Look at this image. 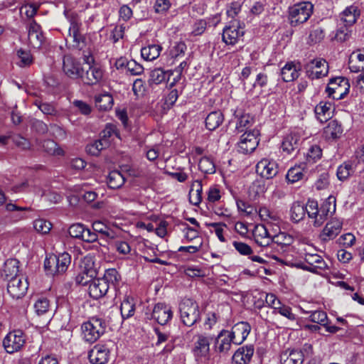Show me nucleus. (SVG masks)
<instances>
[{
	"mask_svg": "<svg viewBox=\"0 0 364 364\" xmlns=\"http://www.w3.org/2000/svg\"><path fill=\"white\" fill-rule=\"evenodd\" d=\"M336 211V198L330 196L318 206L315 200L307 202L306 214L315 227H320Z\"/></svg>",
	"mask_w": 364,
	"mask_h": 364,
	"instance_id": "obj_1",
	"label": "nucleus"
},
{
	"mask_svg": "<svg viewBox=\"0 0 364 364\" xmlns=\"http://www.w3.org/2000/svg\"><path fill=\"white\" fill-rule=\"evenodd\" d=\"M64 14L70 24L66 41L72 42L73 47L81 50L85 45V38L81 32L82 21L73 11H65Z\"/></svg>",
	"mask_w": 364,
	"mask_h": 364,
	"instance_id": "obj_2",
	"label": "nucleus"
},
{
	"mask_svg": "<svg viewBox=\"0 0 364 364\" xmlns=\"http://www.w3.org/2000/svg\"><path fill=\"white\" fill-rule=\"evenodd\" d=\"M85 63L81 68V74L79 78L84 84L94 85L97 84L103 77L102 68L94 63V58L91 55H85Z\"/></svg>",
	"mask_w": 364,
	"mask_h": 364,
	"instance_id": "obj_3",
	"label": "nucleus"
},
{
	"mask_svg": "<svg viewBox=\"0 0 364 364\" xmlns=\"http://www.w3.org/2000/svg\"><path fill=\"white\" fill-rule=\"evenodd\" d=\"M71 262V257L67 252L58 255L52 254L46 257L44 268L47 274L54 276L65 272Z\"/></svg>",
	"mask_w": 364,
	"mask_h": 364,
	"instance_id": "obj_4",
	"label": "nucleus"
},
{
	"mask_svg": "<svg viewBox=\"0 0 364 364\" xmlns=\"http://www.w3.org/2000/svg\"><path fill=\"white\" fill-rule=\"evenodd\" d=\"M181 320L187 326H192L200 319L198 304L191 299L184 298L179 304Z\"/></svg>",
	"mask_w": 364,
	"mask_h": 364,
	"instance_id": "obj_5",
	"label": "nucleus"
},
{
	"mask_svg": "<svg viewBox=\"0 0 364 364\" xmlns=\"http://www.w3.org/2000/svg\"><path fill=\"white\" fill-rule=\"evenodd\" d=\"M213 339V336L207 333H198L193 337L191 353L197 362L209 359Z\"/></svg>",
	"mask_w": 364,
	"mask_h": 364,
	"instance_id": "obj_6",
	"label": "nucleus"
},
{
	"mask_svg": "<svg viewBox=\"0 0 364 364\" xmlns=\"http://www.w3.org/2000/svg\"><path fill=\"white\" fill-rule=\"evenodd\" d=\"M105 328L103 319L92 317L82 325L83 338L88 343H94L105 333Z\"/></svg>",
	"mask_w": 364,
	"mask_h": 364,
	"instance_id": "obj_7",
	"label": "nucleus"
},
{
	"mask_svg": "<svg viewBox=\"0 0 364 364\" xmlns=\"http://www.w3.org/2000/svg\"><path fill=\"white\" fill-rule=\"evenodd\" d=\"M313 4L310 2H301L289 8V18L292 26H296L306 22L313 12Z\"/></svg>",
	"mask_w": 364,
	"mask_h": 364,
	"instance_id": "obj_8",
	"label": "nucleus"
},
{
	"mask_svg": "<svg viewBox=\"0 0 364 364\" xmlns=\"http://www.w3.org/2000/svg\"><path fill=\"white\" fill-rule=\"evenodd\" d=\"M350 83L344 77L332 78L328 82L326 92L329 97L333 100L343 99L350 90Z\"/></svg>",
	"mask_w": 364,
	"mask_h": 364,
	"instance_id": "obj_9",
	"label": "nucleus"
},
{
	"mask_svg": "<svg viewBox=\"0 0 364 364\" xmlns=\"http://www.w3.org/2000/svg\"><path fill=\"white\" fill-rule=\"evenodd\" d=\"M258 136L259 131L257 129L245 132L237 143V151L244 154L252 153L259 144Z\"/></svg>",
	"mask_w": 364,
	"mask_h": 364,
	"instance_id": "obj_10",
	"label": "nucleus"
},
{
	"mask_svg": "<svg viewBox=\"0 0 364 364\" xmlns=\"http://www.w3.org/2000/svg\"><path fill=\"white\" fill-rule=\"evenodd\" d=\"M307 76L314 80L327 75L328 65L323 58H315L307 63L304 67Z\"/></svg>",
	"mask_w": 364,
	"mask_h": 364,
	"instance_id": "obj_11",
	"label": "nucleus"
},
{
	"mask_svg": "<svg viewBox=\"0 0 364 364\" xmlns=\"http://www.w3.org/2000/svg\"><path fill=\"white\" fill-rule=\"evenodd\" d=\"M25 342L23 333L20 330H15L6 335L3 341V346L7 353H13L21 350Z\"/></svg>",
	"mask_w": 364,
	"mask_h": 364,
	"instance_id": "obj_12",
	"label": "nucleus"
},
{
	"mask_svg": "<svg viewBox=\"0 0 364 364\" xmlns=\"http://www.w3.org/2000/svg\"><path fill=\"white\" fill-rule=\"evenodd\" d=\"M245 31L240 28L239 23L232 21L229 26H226L222 33V41L226 45L234 46L244 36Z\"/></svg>",
	"mask_w": 364,
	"mask_h": 364,
	"instance_id": "obj_13",
	"label": "nucleus"
},
{
	"mask_svg": "<svg viewBox=\"0 0 364 364\" xmlns=\"http://www.w3.org/2000/svg\"><path fill=\"white\" fill-rule=\"evenodd\" d=\"M28 288L27 279L22 275L9 279L7 284L8 293L14 299H20L23 297Z\"/></svg>",
	"mask_w": 364,
	"mask_h": 364,
	"instance_id": "obj_14",
	"label": "nucleus"
},
{
	"mask_svg": "<svg viewBox=\"0 0 364 364\" xmlns=\"http://www.w3.org/2000/svg\"><path fill=\"white\" fill-rule=\"evenodd\" d=\"M304 261L302 268L309 272L321 274V272L328 269V264L323 257L318 254L306 253L304 255Z\"/></svg>",
	"mask_w": 364,
	"mask_h": 364,
	"instance_id": "obj_15",
	"label": "nucleus"
},
{
	"mask_svg": "<svg viewBox=\"0 0 364 364\" xmlns=\"http://www.w3.org/2000/svg\"><path fill=\"white\" fill-rule=\"evenodd\" d=\"M68 232L72 237L80 239L86 242H94L97 240V235L81 223L72 225Z\"/></svg>",
	"mask_w": 364,
	"mask_h": 364,
	"instance_id": "obj_16",
	"label": "nucleus"
},
{
	"mask_svg": "<svg viewBox=\"0 0 364 364\" xmlns=\"http://www.w3.org/2000/svg\"><path fill=\"white\" fill-rule=\"evenodd\" d=\"M301 143V132L292 131L284 138L281 147L284 152L291 155L298 152Z\"/></svg>",
	"mask_w": 364,
	"mask_h": 364,
	"instance_id": "obj_17",
	"label": "nucleus"
},
{
	"mask_svg": "<svg viewBox=\"0 0 364 364\" xmlns=\"http://www.w3.org/2000/svg\"><path fill=\"white\" fill-rule=\"evenodd\" d=\"M343 227V221L337 218L331 219L325 225L319 237L321 241L327 242L334 239L341 232Z\"/></svg>",
	"mask_w": 364,
	"mask_h": 364,
	"instance_id": "obj_18",
	"label": "nucleus"
},
{
	"mask_svg": "<svg viewBox=\"0 0 364 364\" xmlns=\"http://www.w3.org/2000/svg\"><path fill=\"white\" fill-rule=\"evenodd\" d=\"M27 29L30 45L33 48H40L45 40L41 26L34 20H31L27 25Z\"/></svg>",
	"mask_w": 364,
	"mask_h": 364,
	"instance_id": "obj_19",
	"label": "nucleus"
},
{
	"mask_svg": "<svg viewBox=\"0 0 364 364\" xmlns=\"http://www.w3.org/2000/svg\"><path fill=\"white\" fill-rule=\"evenodd\" d=\"M234 341L229 333V331L223 329L215 338L214 350L220 354H227L230 350Z\"/></svg>",
	"mask_w": 364,
	"mask_h": 364,
	"instance_id": "obj_20",
	"label": "nucleus"
},
{
	"mask_svg": "<svg viewBox=\"0 0 364 364\" xmlns=\"http://www.w3.org/2000/svg\"><path fill=\"white\" fill-rule=\"evenodd\" d=\"M109 355V349L106 345L97 344L89 351L88 358L92 364H105Z\"/></svg>",
	"mask_w": 364,
	"mask_h": 364,
	"instance_id": "obj_21",
	"label": "nucleus"
},
{
	"mask_svg": "<svg viewBox=\"0 0 364 364\" xmlns=\"http://www.w3.org/2000/svg\"><path fill=\"white\" fill-rule=\"evenodd\" d=\"M256 171L262 178L270 179L274 178L278 173L277 164L273 160L262 159L257 163Z\"/></svg>",
	"mask_w": 364,
	"mask_h": 364,
	"instance_id": "obj_22",
	"label": "nucleus"
},
{
	"mask_svg": "<svg viewBox=\"0 0 364 364\" xmlns=\"http://www.w3.org/2000/svg\"><path fill=\"white\" fill-rule=\"evenodd\" d=\"M251 331L250 325L245 321H241L235 323L229 333L234 341L235 345L242 343Z\"/></svg>",
	"mask_w": 364,
	"mask_h": 364,
	"instance_id": "obj_23",
	"label": "nucleus"
},
{
	"mask_svg": "<svg viewBox=\"0 0 364 364\" xmlns=\"http://www.w3.org/2000/svg\"><path fill=\"white\" fill-rule=\"evenodd\" d=\"M173 317L171 307L165 304H156L152 311L151 318L161 325L166 324Z\"/></svg>",
	"mask_w": 364,
	"mask_h": 364,
	"instance_id": "obj_24",
	"label": "nucleus"
},
{
	"mask_svg": "<svg viewBox=\"0 0 364 364\" xmlns=\"http://www.w3.org/2000/svg\"><path fill=\"white\" fill-rule=\"evenodd\" d=\"M82 65L71 55H65L63 60L64 73L70 78L77 79L81 74Z\"/></svg>",
	"mask_w": 364,
	"mask_h": 364,
	"instance_id": "obj_25",
	"label": "nucleus"
},
{
	"mask_svg": "<svg viewBox=\"0 0 364 364\" xmlns=\"http://www.w3.org/2000/svg\"><path fill=\"white\" fill-rule=\"evenodd\" d=\"M109 289V285L101 278L95 277L89 284L88 293L90 296L98 299L104 296Z\"/></svg>",
	"mask_w": 364,
	"mask_h": 364,
	"instance_id": "obj_26",
	"label": "nucleus"
},
{
	"mask_svg": "<svg viewBox=\"0 0 364 364\" xmlns=\"http://www.w3.org/2000/svg\"><path fill=\"white\" fill-rule=\"evenodd\" d=\"M255 242L261 247H267L272 242V236L265 225H257L252 232Z\"/></svg>",
	"mask_w": 364,
	"mask_h": 364,
	"instance_id": "obj_27",
	"label": "nucleus"
},
{
	"mask_svg": "<svg viewBox=\"0 0 364 364\" xmlns=\"http://www.w3.org/2000/svg\"><path fill=\"white\" fill-rule=\"evenodd\" d=\"M254 353L252 345L238 348L232 356L233 364H247L251 360Z\"/></svg>",
	"mask_w": 364,
	"mask_h": 364,
	"instance_id": "obj_28",
	"label": "nucleus"
},
{
	"mask_svg": "<svg viewBox=\"0 0 364 364\" xmlns=\"http://www.w3.org/2000/svg\"><path fill=\"white\" fill-rule=\"evenodd\" d=\"M348 67L353 73L364 71V49L353 51L350 54Z\"/></svg>",
	"mask_w": 364,
	"mask_h": 364,
	"instance_id": "obj_29",
	"label": "nucleus"
},
{
	"mask_svg": "<svg viewBox=\"0 0 364 364\" xmlns=\"http://www.w3.org/2000/svg\"><path fill=\"white\" fill-rule=\"evenodd\" d=\"M343 133V127L341 123L336 120H331L323 129V136L327 140H333L339 138Z\"/></svg>",
	"mask_w": 364,
	"mask_h": 364,
	"instance_id": "obj_30",
	"label": "nucleus"
},
{
	"mask_svg": "<svg viewBox=\"0 0 364 364\" xmlns=\"http://www.w3.org/2000/svg\"><path fill=\"white\" fill-rule=\"evenodd\" d=\"M304 355L301 351L296 350H287L280 355L282 364H302Z\"/></svg>",
	"mask_w": 364,
	"mask_h": 364,
	"instance_id": "obj_31",
	"label": "nucleus"
},
{
	"mask_svg": "<svg viewBox=\"0 0 364 364\" xmlns=\"http://www.w3.org/2000/svg\"><path fill=\"white\" fill-rule=\"evenodd\" d=\"M316 118L321 122H326L332 115V105L328 102H320L314 108Z\"/></svg>",
	"mask_w": 364,
	"mask_h": 364,
	"instance_id": "obj_32",
	"label": "nucleus"
},
{
	"mask_svg": "<svg viewBox=\"0 0 364 364\" xmlns=\"http://www.w3.org/2000/svg\"><path fill=\"white\" fill-rule=\"evenodd\" d=\"M360 16V10L356 6L347 7L340 15L342 24L352 26L355 23L357 18Z\"/></svg>",
	"mask_w": 364,
	"mask_h": 364,
	"instance_id": "obj_33",
	"label": "nucleus"
},
{
	"mask_svg": "<svg viewBox=\"0 0 364 364\" xmlns=\"http://www.w3.org/2000/svg\"><path fill=\"white\" fill-rule=\"evenodd\" d=\"M18 273V261L16 259H7L4 263L1 276L4 277L6 280L9 281V279L19 277Z\"/></svg>",
	"mask_w": 364,
	"mask_h": 364,
	"instance_id": "obj_34",
	"label": "nucleus"
},
{
	"mask_svg": "<svg viewBox=\"0 0 364 364\" xmlns=\"http://www.w3.org/2000/svg\"><path fill=\"white\" fill-rule=\"evenodd\" d=\"M259 215L263 221L269 224L278 225L282 220L277 212L267 206L259 208Z\"/></svg>",
	"mask_w": 364,
	"mask_h": 364,
	"instance_id": "obj_35",
	"label": "nucleus"
},
{
	"mask_svg": "<svg viewBox=\"0 0 364 364\" xmlns=\"http://www.w3.org/2000/svg\"><path fill=\"white\" fill-rule=\"evenodd\" d=\"M121 315L123 319L132 317L135 312V303L134 298L126 296L120 305Z\"/></svg>",
	"mask_w": 364,
	"mask_h": 364,
	"instance_id": "obj_36",
	"label": "nucleus"
},
{
	"mask_svg": "<svg viewBox=\"0 0 364 364\" xmlns=\"http://www.w3.org/2000/svg\"><path fill=\"white\" fill-rule=\"evenodd\" d=\"M203 186L201 181L193 182L189 191V200L194 205H198L202 201Z\"/></svg>",
	"mask_w": 364,
	"mask_h": 364,
	"instance_id": "obj_37",
	"label": "nucleus"
},
{
	"mask_svg": "<svg viewBox=\"0 0 364 364\" xmlns=\"http://www.w3.org/2000/svg\"><path fill=\"white\" fill-rule=\"evenodd\" d=\"M172 75L173 71L171 70L165 71L162 68H155L150 73L149 81L151 83L159 85L166 80H168Z\"/></svg>",
	"mask_w": 364,
	"mask_h": 364,
	"instance_id": "obj_38",
	"label": "nucleus"
},
{
	"mask_svg": "<svg viewBox=\"0 0 364 364\" xmlns=\"http://www.w3.org/2000/svg\"><path fill=\"white\" fill-rule=\"evenodd\" d=\"M161 50L160 45L151 44L141 49V55L144 60L152 61L159 56Z\"/></svg>",
	"mask_w": 364,
	"mask_h": 364,
	"instance_id": "obj_39",
	"label": "nucleus"
},
{
	"mask_svg": "<svg viewBox=\"0 0 364 364\" xmlns=\"http://www.w3.org/2000/svg\"><path fill=\"white\" fill-rule=\"evenodd\" d=\"M281 75L284 82H291L299 77V70L292 62L287 63L282 68Z\"/></svg>",
	"mask_w": 364,
	"mask_h": 364,
	"instance_id": "obj_40",
	"label": "nucleus"
},
{
	"mask_svg": "<svg viewBox=\"0 0 364 364\" xmlns=\"http://www.w3.org/2000/svg\"><path fill=\"white\" fill-rule=\"evenodd\" d=\"M223 114L220 111L210 112L205 119L206 128L210 131L216 129L223 122Z\"/></svg>",
	"mask_w": 364,
	"mask_h": 364,
	"instance_id": "obj_41",
	"label": "nucleus"
},
{
	"mask_svg": "<svg viewBox=\"0 0 364 364\" xmlns=\"http://www.w3.org/2000/svg\"><path fill=\"white\" fill-rule=\"evenodd\" d=\"M95 105L100 110L107 111L113 105L112 96L109 93H103L96 95L95 97Z\"/></svg>",
	"mask_w": 364,
	"mask_h": 364,
	"instance_id": "obj_42",
	"label": "nucleus"
},
{
	"mask_svg": "<svg viewBox=\"0 0 364 364\" xmlns=\"http://www.w3.org/2000/svg\"><path fill=\"white\" fill-rule=\"evenodd\" d=\"M110 144L107 139H100L88 144L86 147V151L92 156H98L101 151L108 147Z\"/></svg>",
	"mask_w": 364,
	"mask_h": 364,
	"instance_id": "obj_43",
	"label": "nucleus"
},
{
	"mask_svg": "<svg viewBox=\"0 0 364 364\" xmlns=\"http://www.w3.org/2000/svg\"><path fill=\"white\" fill-rule=\"evenodd\" d=\"M307 209V204L306 206L299 202H295L292 204L290 209V218L294 223H299L304 219Z\"/></svg>",
	"mask_w": 364,
	"mask_h": 364,
	"instance_id": "obj_44",
	"label": "nucleus"
},
{
	"mask_svg": "<svg viewBox=\"0 0 364 364\" xmlns=\"http://www.w3.org/2000/svg\"><path fill=\"white\" fill-rule=\"evenodd\" d=\"M125 182V178L117 170L112 171L107 176V184L111 188L116 189L122 187Z\"/></svg>",
	"mask_w": 364,
	"mask_h": 364,
	"instance_id": "obj_45",
	"label": "nucleus"
},
{
	"mask_svg": "<svg viewBox=\"0 0 364 364\" xmlns=\"http://www.w3.org/2000/svg\"><path fill=\"white\" fill-rule=\"evenodd\" d=\"M306 165L301 164L299 166L291 167L287 172V179L289 182L294 183L302 179L304 176V171Z\"/></svg>",
	"mask_w": 364,
	"mask_h": 364,
	"instance_id": "obj_46",
	"label": "nucleus"
},
{
	"mask_svg": "<svg viewBox=\"0 0 364 364\" xmlns=\"http://www.w3.org/2000/svg\"><path fill=\"white\" fill-rule=\"evenodd\" d=\"M42 148L48 154L53 156H63L64 151L53 140L48 139L43 142Z\"/></svg>",
	"mask_w": 364,
	"mask_h": 364,
	"instance_id": "obj_47",
	"label": "nucleus"
},
{
	"mask_svg": "<svg viewBox=\"0 0 364 364\" xmlns=\"http://www.w3.org/2000/svg\"><path fill=\"white\" fill-rule=\"evenodd\" d=\"M80 269L81 272L93 279L97 276V271L94 266V262L91 257H85L80 263Z\"/></svg>",
	"mask_w": 364,
	"mask_h": 364,
	"instance_id": "obj_48",
	"label": "nucleus"
},
{
	"mask_svg": "<svg viewBox=\"0 0 364 364\" xmlns=\"http://www.w3.org/2000/svg\"><path fill=\"white\" fill-rule=\"evenodd\" d=\"M198 168L205 174H213L215 172V166L210 157L203 156L198 162Z\"/></svg>",
	"mask_w": 364,
	"mask_h": 364,
	"instance_id": "obj_49",
	"label": "nucleus"
},
{
	"mask_svg": "<svg viewBox=\"0 0 364 364\" xmlns=\"http://www.w3.org/2000/svg\"><path fill=\"white\" fill-rule=\"evenodd\" d=\"M34 309L39 316L49 313L50 311L49 300L45 297L38 298L34 304Z\"/></svg>",
	"mask_w": 364,
	"mask_h": 364,
	"instance_id": "obj_50",
	"label": "nucleus"
},
{
	"mask_svg": "<svg viewBox=\"0 0 364 364\" xmlns=\"http://www.w3.org/2000/svg\"><path fill=\"white\" fill-rule=\"evenodd\" d=\"M101 279L109 286V284L116 285L118 284L121 277L116 269H108Z\"/></svg>",
	"mask_w": 364,
	"mask_h": 364,
	"instance_id": "obj_51",
	"label": "nucleus"
},
{
	"mask_svg": "<svg viewBox=\"0 0 364 364\" xmlns=\"http://www.w3.org/2000/svg\"><path fill=\"white\" fill-rule=\"evenodd\" d=\"M253 122V118L250 114H242L237 122L236 129L240 132H246L252 125Z\"/></svg>",
	"mask_w": 364,
	"mask_h": 364,
	"instance_id": "obj_52",
	"label": "nucleus"
},
{
	"mask_svg": "<svg viewBox=\"0 0 364 364\" xmlns=\"http://www.w3.org/2000/svg\"><path fill=\"white\" fill-rule=\"evenodd\" d=\"M294 242V237L284 232H280L279 234L273 236L272 242L282 246H289Z\"/></svg>",
	"mask_w": 364,
	"mask_h": 364,
	"instance_id": "obj_53",
	"label": "nucleus"
},
{
	"mask_svg": "<svg viewBox=\"0 0 364 364\" xmlns=\"http://www.w3.org/2000/svg\"><path fill=\"white\" fill-rule=\"evenodd\" d=\"M18 61L17 65L20 67L29 66L33 63V58L28 51L20 49L17 51Z\"/></svg>",
	"mask_w": 364,
	"mask_h": 364,
	"instance_id": "obj_54",
	"label": "nucleus"
},
{
	"mask_svg": "<svg viewBox=\"0 0 364 364\" xmlns=\"http://www.w3.org/2000/svg\"><path fill=\"white\" fill-rule=\"evenodd\" d=\"M33 228L38 232L46 234L51 230L52 225L44 219H37L33 222Z\"/></svg>",
	"mask_w": 364,
	"mask_h": 364,
	"instance_id": "obj_55",
	"label": "nucleus"
},
{
	"mask_svg": "<svg viewBox=\"0 0 364 364\" xmlns=\"http://www.w3.org/2000/svg\"><path fill=\"white\" fill-rule=\"evenodd\" d=\"M352 172V165L350 164L344 163L338 166L336 175L339 180L343 181L347 179Z\"/></svg>",
	"mask_w": 364,
	"mask_h": 364,
	"instance_id": "obj_56",
	"label": "nucleus"
},
{
	"mask_svg": "<svg viewBox=\"0 0 364 364\" xmlns=\"http://www.w3.org/2000/svg\"><path fill=\"white\" fill-rule=\"evenodd\" d=\"M310 320L314 323L323 326L328 321V317L326 313L323 311H314L310 315Z\"/></svg>",
	"mask_w": 364,
	"mask_h": 364,
	"instance_id": "obj_57",
	"label": "nucleus"
},
{
	"mask_svg": "<svg viewBox=\"0 0 364 364\" xmlns=\"http://www.w3.org/2000/svg\"><path fill=\"white\" fill-rule=\"evenodd\" d=\"M126 70L132 75H139L144 72L143 66L134 60H131L129 63H127Z\"/></svg>",
	"mask_w": 364,
	"mask_h": 364,
	"instance_id": "obj_58",
	"label": "nucleus"
},
{
	"mask_svg": "<svg viewBox=\"0 0 364 364\" xmlns=\"http://www.w3.org/2000/svg\"><path fill=\"white\" fill-rule=\"evenodd\" d=\"M350 26H347L346 24L341 25L336 31L335 39L340 42H343L348 39L350 36V31L348 28Z\"/></svg>",
	"mask_w": 364,
	"mask_h": 364,
	"instance_id": "obj_59",
	"label": "nucleus"
},
{
	"mask_svg": "<svg viewBox=\"0 0 364 364\" xmlns=\"http://www.w3.org/2000/svg\"><path fill=\"white\" fill-rule=\"evenodd\" d=\"M307 160L310 162L311 160L315 162L319 159L322 155V150L318 145H312L307 152Z\"/></svg>",
	"mask_w": 364,
	"mask_h": 364,
	"instance_id": "obj_60",
	"label": "nucleus"
},
{
	"mask_svg": "<svg viewBox=\"0 0 364 364\" xmlns=\"http://www.w3.org/2000/svg\"><path fill=\"white\" fill-rule=\"evenodd\" d=\"M92 228L94 232H100L107 237L111 236V232L109 227L102 221L97 220L92 223Z\"/></svg>",
	"mask_w": 364,
	"mask_h": 364,
	"instance_id": "obj_61",
	"label": "nucleus"
},
{
	"mask_svg": "<svg viewBox=\"0 0 364 364\" xmlns=\"http://www.w3.org/2000/svg\"><path fill=\"white\" fill-rule=\"evenodd\" d=\"M169 0H156L154 9L157 14H165L171 7Z\"/></svg>",
	"mask_w": 364,
	"mask_h": 364,
	"instance_id": "obj_62",
	"label": "nucleus"
},
{
	"mask_svg": "<svg viewBox=\"0 0 364 364\" xmlns=\"http://www.w3.org/2000/svg\"><path fill=\"white\" fill-rule=\"evenodd\" d=\"M126 26L124 24L117 25L112 31L110 39L114 43L124 37Z\"/></svg>",
	"mask_w": 364,
	"mask_h": 364,
	"instance_id": "obj_63",
	"label": "nucleus"
},
{
	"mask_svg": "<svg viewBox=\"0 0 364 364\" xmlns=\"http://www.w3.org/2000/svg\"><path fill=\"white\" fill-rule=\"evenodd\" d=\"M39 6L36 4H27L21 6L20 11L21 14H24L28 18H33L38 9Z\"/></svg>",
	"mask_w": 364,
	"mask_h": 364,
	"instance_id": "obj_64",
	"label": "nucleus"
}]
</instances>
